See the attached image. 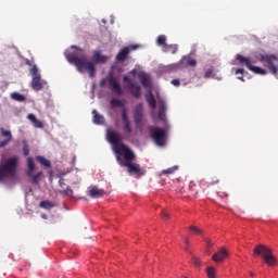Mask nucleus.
I'll return each instance as SVG.
<instances>
[{
    "instance_id": "f257e3e1",
    "label": "nucleus",
    "mask_w": 278,
    "mask_h": 278,
    "mask_svg": "<svg viewBox=\"0 0 278 278\" xmlns=\"http://www.w3.org/2000/svg\"><path fill=\"white\" fill-rule=\"evenodd\" d=\"M106 138L111 144H114V153L117 155V160L121 161V156L124 155L125 160V166L128 167V173H136L137 175H144V170L140 168V165L134 162V159L136 157L134 155V152L131 149H129L127 146H125L123 142V137H121V134L114 131V130H108Z\"/></svg>"
},
{
    "instance_id": "f03ea898",
    "label": "nucleus",
    "mask_w": 278,
    "mask_h": 278,
    "mask_svg": "<svg viewBox=\"0 0 278 278\" xmlns=\"http://www.w3.org/2000/svg\"><path fill=\"white\" fill-rule=\"evenodd\" d=\"M65 58L67 62L76 67L78 73H86L87 71L89 77L91 78L97 75V68L94 67V64H105V62H108L109 60L106 55L101 54V51L93 52V62L88 61V56L86 55L79 56V53H77V51H66Z\"/></svg>"
},
{
    "instance_id": "7ed1b4c3",
    "label": "nucleus",
    "mask_w": 278,
    "mask_h": 278,
    "mask_svg": "<svg viewBox=\"0 0 278 278\" xmlns=\"http://www.w3.org/2000/svg\"><path fill=\"white\" fill-rule=\"evenodd\" d=\"M254 255H260L263 257L267 266H275L277 264V258L273 255V250L264 244H258L253 250Z\"/></svg>"
},
{
    "instance_id": "20e7f679",
    "label": "nucleus",
    "mask_w": 278,
    "mask_h": 278,
    "mask_svg": "<svg viewBox=\"0 0 278 278\" xmlns=\"http://www.w3.org/2000/svg\"><path fill=\"white\" fill-rule=\"evenodd\" d=\"M260 62L265 66V68H268L269 73L271 75H275L277 77L278 75V58L275 54H261L258 56Z\"/></svg>"
},
{
    "instance_id": "39448f33",
    "label": "nucleus",
    "mask_w": 278,
    "mask_h": 278,
    "mask_svg": "<svg viewBox=\"0 0 278 278\" xmlns=\"http://www.w3.org/2000/svg\"><path fill=\"white\" fill-rule=\"evenodd\" d=\"M56 179H59V186L62 188L59 190V193L62 197H68L70 199H73V189H71V186H73V182L71 179L66 178V175H56Z\"/></svg>"
},
{
    "instance_id": "423d86ee",
    "label": "nucleus",
    "mask_w": 278,
    "mask_h": 278,
    "mask_svg": "<svg viewBox=\"0 0 278 278\" xmlns=\"http://www.w3.org/2000/svg\"><path fill=\"white\" fill-rule=\"evenodd\" d=\"M236 60L239 61V64H241V66H247V68H249V71H252V73H255L256 75H267V73H268L266 70H264L260 66H254L251 59H249L247 56L237 54Z\"/></svg>"
},
{
    "instance_id": "0eeeda50",
    "label": "nucleus",
    "mask_w": 278,
    "mask_h": 278,
    "mask_svg": "<svg viewBox=\"0 0 278 278\" xmlns=\"http://www.w3.org/2000/svg\"><path fill=\"white\" fill-rule=\"evenodd\" d=\"M150 136L157 147L166 146V130L160 127H150Z\"/></svg>"
},
{
    "instance_id": "6e6552de",
    "label": "nucleus",
    "mask_w": 278,
    "mask_h": 278,
    "mask_svg": "<svg viewBox=\"0 0 278 278\" xmlns=\"http://www.w3.org/2000/svg\"><path fill=\"white\" fill-rule=\"evenodd\" d=\"M18 166V156H13L0 165V175H14Z\"/></svg>"
},
{
    "instance_id": "1a4fd4ad",
    "label": "nucleus",
    "mask_w": 278,
    "mask_h": 278,
    "mask_svg": "<svg viewBox=\"0 0 278 278\" xmlns=\"http://www.w3.org/2000/svg\"><path fill=\"white\" fill-rule=\"evenodd\" d=\"M30 75L33 77L31 80V88L33 90H36L37 92L42 89V79L40 77V73L38 72V66L34 65L30 68Z\"/></svg>"
},
{
    "instance_id": "9d476101",
    "label": "nucleus",
    "mask_w": 278,
    "mask_h": 278,
    "mask_svg": "<svg viewBox=\"0 0 278 278\" xmlns=\"http://www.w3.org/2000/svg\"><path fill=\"white\" fill-rule=\"evenodd\" d=\"M134 118L137 129H142V118H144V113L142 112V103L135 106Z\"/></svg>"
},
{
    "instance_id": "9b49d317",
    "label": "nucleus",
    "mask_w": 278,
    "mask_h": 278,
    "mask_svg": "<svg viewBox=\"0 0 278 278\" xmlns=\"http://www.w3.org/2000/svg\"><path fill=\"white\" fill-rule=\"evenodd\" d=\"M138 45L136 46H130V47H124L116 55V60L117 62H125V60H127V58H129V53H131V51H136V49H138Z\"/></svg>"
},
{
    "instance_id": "f8f14e48",
    "label": "nucleus",
    "mask_w": 278,
    "mask_h": 278,
    "mask_svg": "<svg viewBox=\"0 0 278 278\" xmlns=\"http://www.w3.org/2000/svg\"><path fill=\"white\" fill-rule=\"evenodd\" d=\"M109 85H110L111 90L113 92H115V94H117L118 97H121L123 94V87H121V83H118L116 77L111 76L109 78Z\"/></svg>"
},
{
    "instance_id": "ddd939ff",
    "label": "nucleus",
    "mask_w": 278,
    "mask_h": 278,
    "mask_svg": "<svg viewBox=\"0 0 278 278\" xmlns=\"http://www.w3.org/2000/svg\"><path fill=\"white\" fill-rule=\"evenodd\" d=\"M88 194L91 199H101L105 195V191L103 189H98L96 186H90L88 188Z\"/></svg>"
},
{
    "instance_id": "4468645a",
    "label": "nucleus",
    "mask_w": 278,
    "mask_h": 278,
    "mask_svg": "<svg viewBox=\"0 0 278 278\" xmlns=\"http://www.w3.org/2000/svg\"><path fill=\"white\" fill-rule=\"evenodd\" d=\"M128 90L130 91L131 96L135 97V99H141L142 88L136 85V83L128 84Z\"/></svg>"
},
{
    "instance_id": "2eb2a0df",
    "label": "nucleus",
    "mask_w": 278,
    "mask_h": 278,
    "mask_svg": "<svg viewBox=\"0 0 278 278\" xmlns=\"http://www.w3.org/2000/svg\"><path fill=\"white\" fill-rule=\"evenodd\" d=\"M146 101L148 105L151 108V110H155L157 108V100H155V96L153 94V91L149 90L146 93Z\"/></svg>"
},
{
    "instance_id": "dca6fc26",
    "label": "nucleus",
    "mask_w": 278,
    "mask_h": 278,
    "mask_svg": "<svg viewBox=\"0 0 278 278\" xmlns=\"http://www.w3.org/2000/svg\"><path fill=\"white\" fill-rule=\"evenodd\" d=\"M227 255H229L227 250L225 248H220L217 253L213 254L212 260L213 262H223Z\"/></svg>"
},
{
    "instance_id": "f3484780",
    "label": "nucleus",
    "mask_w": 278,
    "mask_h": 278,
    "mask_svg": "<svg viewBox=\"0 0 278 278\" xmlns=\"http://www.w3.org/2000/svg\"><path fill=\"white\" fill-rule=\"evenodd\" d=\"M138 78L144 88H151V78L146 73H140Z\"/></svg>"
},
{
    "instance_id": "a211bd4d",
    "label": "nucleus",
    "mask_w": 278,
    "mask_h": 278,
    "mask_svg": "<svg viewBox=\"0 0 278 278\" xmlns=\"http://www.w3.org/2000/svg\"><path fill=\"white\" fill-rule=\"evenodd\" d=\"M8 181H13V184H16L18 181V176H16V175H0V184H8Z\"/></svg>"
},
{
    "instance_id": "6ab92c4d",
    "label": "nucleus",
    "mask_w": 278,
    "mask_h": 278,
    "mask_svg": "<svg viewBox=\"0 0 278 278\" xmlns=\"http://www.w3.org/2000/svg\"><path fill=\"white\" fill-rule=\"evenodd\" d=\"M180 61L182 63V68H186V66H197V60L191 59L190 56H182Z\"/></svg>"
},
{
    "instance_id": "aec40b11",
    "label": "nucleus",
    "mask_w": 278,
    "mask_h": 278,
    "mask_svg": "<svg viewBox=\"0 0 278 278\" xmlns=\"http://www.w3.org/2000/svg\"><path fill=\"white\" fill-rule=\"evenodd\" d=\"M160 109H159V118L164 121L166 118V102L164 100H160Z\"/></svg>"
},
{
    "instance_id": "412c9836",
    "label": "nucleus",
    "mask_w": 278,
    "mask_h": 278,
    "mask_svg": "<svg viewBox=\"0 0 278 278\" xmlns=\"http://www.w3.org/2000/svg\"><path fill=\"white\" fill-rule=\"evenodd\" d=\"M36 162H38V164H40V166L43 168H51V161L45 156H36Z\"/></svg>"
},
{
    "instance_id": "4be33fe9",
    "label": "nucleus",
    "mask_w": 278,
    "mask_h": 278,
    "mask_svg": "<svg viewBox=\"0 0 278 278\" xmlns=\"http://www.w3.org/2000/svg\"><path fill=\"white\" fill-rule=\"evenodd\" d=\"M93 114V123L94 125H103L105 123V117L103 115L99 114L97 110L92 111Z\"/></svg>"
},
{
    "instance_id": "5701e85b",
    "label": "nucleus",
    "mask_w": 278,
    "mask_h": 278,
    "mask_svg": "<svg viewBox=\"0 0 278 278\" xmlns=\"http://www.w3.org/2000/svg\"><path fill=\"white\" fill-rule=\"evenodd\" d=\"M179 47L177 45H168L166 43L163 48L164 53H172L175 54L177 53Z\"/></svg>"
},
{
    "instance_id": "b1692460",
    "label": "nucleus",
    "mask_w": 278,
    "mask_h": 278,
    "mask_svg": "<svg viewBox=\"0 0 278 278\" xmlns=\"http://www.w3.org/2000/svg\"><path fill=\"white\" fill-rule=\"evenodd\" d=\"M39 207L42 210H52V207H55V204L49 200H45L39 203Z\"/></svg>"
},
{
    "instance_id": "393cba45",
    "label": "nucleus",
    "mask_w": 278,
    "mask_h": 278,
    "mask_svg": "<svg viewBox=\"0 0 278 278\" xmlns=\"http://www.w3.org/2000/svg\"><path fill=\"white\" fill-rule=\"evenodd\" d=\"M111 105H112V108H123V110H125V101L124 100L112 99Z\"/></svg>"
},
{
    "instance_id": "a878e982",
    "label": "nucleus",
    "mask_w": 278,
    "mask_h": 278,
    "mask_svg": "<svg viewBox=\"0 0 278 278\" xmlns=\"http://www.w3.org/2000/svg\"><path fill=\"white\" fill-rule=\"evenodd\" d=\"M11 98L13 99V101H18L20 103H23L24 101H26V98L24 94H21L18 92H13L11 94Z\"/></svg>"
},
{
    "instance_id": "bb28decb",
    "label": "nucleus",
    "mask_w": 278,
    "mask_h": 278,
    "mask_svg": "<svg viewBox=\"0 0 278 278\" xmlns=\"http://www.w3.org/2000/svg\"><path fill=\"white\" fill-rule=\"evenodd\" d=\"M167 68H168V71H179L180 68H184V65L180 60L178 63L168 65Z\"/></svg>"
},
{
    "instance_id": "cd10ccee",
    "label": "nucleus",
    "mask_w": 278,
    "mask_h": 278,
    "mask_svg": "<svg viewBox=\"0 0 278 278\" xmlns=\"http://www.w3.org/2000/svg\"><path fill=\"white\" fill-rule=\"evenodd\" d=\"M122 121L124 123V126L125 125H131V122L129 121V117L127 116V109H124L122 111Z\"/></svg>"
},
{
    "instance_id": "c85d7f7f",
    "label": "nucleus",
    "mask_w": 278,
    "mask_h": 278,
    "mask_svg": "<svg viewBox=\"0 0 278 278\" xmlns=\"http://www.w3.org/2000/svg\"><path fill=\"white\" fill-rule=\"evenodd\" d=\"M156 43L159 47H165L166 45V36L165 35H160L156 39Z\"/></svg>"
},
{
    "instance_id": "c756f323",
    "label": "nucleus",
    "mask_w": 278,
    "mask_h": 278,
    "mask_svg": "<svg viewBox=\"0 0 278 278\" xmlns=\"http://www.w3.org/2000/svg\"><path fill=\"white\" fill-rule=\"evenodd\" d=\"M27 166H28V170H30V173H34V170L36 169V164L34 163V157L27 159Z\"/></svg>"
},
{
    "instance_id": "7c9ffc66",
    "label": "nucleus",
    "mask_w": 278,
    "mask_h": 278,
    "mask_svg": "<svg viewBox=\"0 0 278 278\" xmlns=\"http://www.w3.org/2000/svg\"><path fill=\"white\" fill-rule=\"evenodd\" d=\"M206 275L208 278H216V268L213 266L206 268Z\"/></svg>"
},
{
    "instance_id": "2f4dec72",
    "label": "nucleus",
    "mask_w": 278,
    "mask_h": 278,
    "mask_svg": "<svg viewBox=\"0 0 278 278\" xmlns=\"http://www.w3.org/2000/svg\"><path fill=\"white\" fill-rule=\"evenodd\" d=\"M1 136L7 138V140H12V132L10 130H5L3 128H0Z\"/></svg>"
},
{
    "instance_id": "473e14b6",
    "label": "nucleus",
    "mask_w": 278,
    "mask_h": 278,
    "mask_svg": "<svg viewBox=\"0 0 278 278\" xmlns=\"http://www.w3.org/2000/svg\"><path fill=\"white\" fill-rule=\"evenodd\" d=\"M178 169H179V166L169 167L163 170V175H173V173H175V170H178Z\"/></svg>"
},
{
    "instance_id": "72a5a7b5",
    "label": "nucleus",
    "mask_w": 278,
    "mask_h": 278,
    "mask_svg": "<svg viewBox=\"0 0 278 278\" xmlns=\"http://www.w3.org/2000/svg\"><path fill=\"white\" fill-rule=\"evenodd\" d=\"M189 231L195 233L197 236H201L203 233V230L199 229L197 226H190Z\"/></svg>"
},
{
    "instance_id": "f704fd0d",
    "label": "nucleus",
    "mask_w": 278,
    "mask_h": 278,
    "mask_svg": "<svg viewBox=\"0 0 278 278\" xmlns=\"http://www.w3.org/2000/svg\"><path fill=\"white\" fill-rule=\"evenodd\" d=\"M236 75H241V76H238V79H240L241 81H244V68L236 70Z\"/></svg>"
},
{
    "instance_id": "c9c22d12",
    "label": "nucleus",
    "mask_w": 278,
    "mask_h": 278,
    "mask_svg": "<svg viewBox=\"0 0 278 278\" xmlns=\"http://www.w3.org/2000/svg\"><path fill=\"white\" fill-rule=\"evenodd\" d=\"M29 181H30V184H33V185H38V182L40 181V175H35V176H31L30 178H29Z\"/></svg>"
},
{
    "instance_id": "e433bc0d",
    "label": "nucleus",
    "mask_w": 278,
    "mask_h": 278,
    "mask_svg": "<svg viewBox=\"0 0 278 278\" xmlns=\"http://www.w3.org/2000/svg\"><path fill=\"white\" fill-rule=\"evenodd\" d=\"M33 125L37 129H42V127H45V124H42V122H40V119H37L36 122H34Z\"/></svg>"
},
{
    "instance_id": "4c0bfd02",
    "label": "nucleus",
    "mask_w": 278,
    "mask_h": 278,
    "mask_svg": "<svg viewBox=\"0 0 278 278\" xmlns=\"http://www.w3.org/2000/svg\"><path fill=\"white\" fill-rule=\"evenodd\" d=\"M23 153L25 156L29 155V144L27 142H24Z\"/></svg>"
},
{
    "instance_id": "58836bf2",
    "label": "nucleus",
    "mask_w": 278,
    "mask_h": 278,
    "mask_svg": "<svg viewBox=\"0 0 278 278\" xmlns=\"http://www.w3.org/2000/svg\"><path fill=\"white\" fill-rule=\"evenodd\" d=\"M192 264H193V266H197V267L201 266V258L193 257L192 258Z\"/></svg>"
},
{
    "instance_id": "ea45409f",
    "label": "nucleus",
    "mask_w": 278,
    "mask_h": 278,
    "mask_svg": "<svg viewBox=\"0 0 278 278\" xmlns=\"http://www.w3.org/2000/svg\"><path fill=\"white\" fill-rule=\"evenodd\" d=\"M27 118H28V121H30V123H35V122L38 121V118H36V115H34V114H31V113L28 114Z\"/></svg>"
},
{
    "instance_id": "a19ab883",
    "label": "nucleus",
    "mask_w": 278,
    "mask_h": 278,
    "mask_svg": "<svg viewBox=\"0 0 278 278\" xmlns=\"http://www.w3.org/2000/svg\"><path fill=\"white\" fill-rule=\"evenodd\" d=\"M10 139H5L3 141L0 142V149H3V147H8V144H10Z\"/></svg>"
},
{
    "instance_id": "79ce46f5",
    "label": "nucleus",
    "mask_w": 278,
    "mask_h": 278,
    "mask_svg": "<svg viewBox=\"0 0 278 278\" xmlns=\"http://www.w3.org/2000/svg\"><path fill=\"white\" fill-rule=\"evenodd\" d=\"M124 131H125L126 134H131V124L124 125Z\"/></svg>"
},
{
    "instance_id": "37998d69",
    "label": "nucleus",
    "mask_w": 278,
    "mask_h": 278,
    "mask_svg": "<svg viewBox=\"0 0 278 278\" xmlns=\"http://www.w3.org/2000/svg\"><path fill=\"white\" fill-rule=\"evenodd\" d=\"M213 73H214V71L207 70V71L205 72V74H204L205 79H210V77H212V74H213Z\"/></svg>"
},
{
    "instance_id": "c03bdc74",
    "label": "nucleus",
    "mask_w": 278,
    "mask_h": 278,
    "mask_svg": "<svg viewBox=\"0 0 278 278\" xmlns=\"http://www.w3.org/2000/svg\"><path fill=\"white\" fill-rule=\"evenodd\" d=\"M172 85H173V86H176V87H177V86H181V81H180L179 79H173V80H172Z\"/></svg>"
},
{
    "instance_id": "a18cd8bd",
    "label": "nucleus",
    "mask_w": 278,
    "mask_h": 278,
    "mask_svg": "<svg viewBox=\"0 0 278 278\" xmlns=\"http://www.w3.org/2000/svg\"><path fill=\"white\" fill-rule=\"evenodd\" d=\"M123 81H126V83H128V84H134V83L131 81V78H129V76H124V77H123Z\"/></svg>"
},
{
    "instance_id": "49530a36",
    "label": "nucleus",
    "mask_w": 278,
    "mask_h": 278,
    "mask_svg": "<svg viewBox=\"0 0 278 278\" xmlns=\"http://www.w3.org/2000/svg\"><path fill=\"white\" fill-rule=\"evenodd\" d=\"M105 84H108V79L104 78L100 81V87L105 88Z\"/></svg>"
},
{
    "instance_id": "de8ad7c7",
    "label": "nucleus",
    "mask_w": 278,
    "mask_h": 278,
    "mask_svg": "<svg viewBox=\"0 0 278 278\" xmlns=\"http://www.w3.org/2000/svg\"><path fill=\"white\" fill-rule=\"evenodd\" d=\"M162 216H163L164 220H168V218H170V215H168V213H166V212H163Z\"/></svg>"
},
{
    "instance_id": "09e8293b",
    "label": "nucleus",
    "mask_w": 278,
    "mask_h": 278,
    "mask_svg": "<svg viewBox=\"0 0 278 278\" xmlns=\"http://www.w3.org/2000/svg\"><path fill=\"white\" fill-rule=\"evenodd\" d=\"M41 218H42L43 220H47V218H48L47 214H41Z\"/></svg>"
},
{
    "instance_id": "8fccbe9b",
    "label": "nucleus",
    "mask_w": 278,
    "mask_h": 278,
    "mask_svg": "<svg viewBox=\"0 0 278 278\" xmlns=\"http://www.w3.org/2000/svg\"><path fill=\"white\" fill-rule=\"evenodd\" d=\"M206 244H208V247H212V241L210 239H206Z\"/></svg>"
},
{
    "instance_id": "3c124183",
    "label": "nucleus",
    "mask_w": 278,
    "mask_h": 278,
    "mask_svg": "<svg viewBox=\"0 0 278 278\" xmlns=\"http://www.w3.org/2000/svg\"><path fill=\"white\" fill-rule=\"evenodd\" d=\"M26 64L27 66H31V61H29L28 59L26 60Z\"/></svg>"
},
{
    "instance_id": "603ef678",
    "label": "nucleus",
    "mask_w": 278,
    "mask_h": 278,
    "mask_svg": "<svg viewBox=\"0 0 278 278\" xmlns=\"http://www.w3.org/2000/svg\"><path fill=\"white\" fill-rule=\"evenodd\" d=\"M190 240L185 239V244H189Z\"/></svg>"
},
{
    "instance_id": "864d4df0",
    "label": "nucleus",
    "mask_w": 278,
    "mask_h": 278,
    "mask_svg": "<svg viewBox=\"0 0 278 278\" xmlns=\"http://www.w3.org/2000/svg\"><path fill=\"white\" fill-rule=\"evenodd\" d=\"M250 277H255V274L254 273H250Z\"/></svg>"
},
{
    "instance_id": "5fc2aeb1",
    "label": "nucleus",
    "mask_w": 278,
    "mask_h": 278,
    "mask_svg": "<svg viewBox=\"0 0 278 278\" xmlns=\"http://www.w3.org/2000/svg\"><path fill=\"white\" fill-rule=\"evenodd\" d=\"M131 74H132V75H136V70H132V71H131Z\"/></svg>"
},
{
    "instance_id": "6e6d98bb",
    "label": "nucleus",
    "mask_w": 278,
    "mask_h": 278,
    "mask_svg": "<svg viewBox=\"0 0 278 278\" xmlns=\"http://www.w3.org/2000/svg\"><path fill=\"white\" fill-rule=\"evenodd\" d=\"M72 49H79V48H77V46H72Z\"/></svg>"
},
{
    "instance_id": "4d7b16f0",
    "label": "nucleus",
    "mask_w": 278,
    "mask_h": 278,
    "mask_svg": "<svg viewBox=\"0 0 278 278\" xmlns=\"http://www.w3.org/2000/svg\"><path fill=\"white\" fill-rule=\"evenodd\" d=\"M49 175H53V172H50Z\"/></svg>"
},
{
    "instance_id": "13d9d810",
    "label": "nucleus",
    "mask_w": 278,
    "mask_h": 278,
    "mask_svg": "<svg viewBox=\"0 0 278 278\" xmlns=\"http://www.w3.org/2000/svg\"><path fill=\"white\" fill-rule=\"evenodd\" d=\"M137 179H140V176H136Z\"/></svg>"
},
{
    "instance_id": "bf43d9fd",
    "label": "nucleus",
    "mask_w": 278,
    "mask_h": 278,
    "mask_svg": "<svg viewBox=\"0 0 278 278\" xmlns=\"http://www.w3.org/2000/svg\"><path fill=\"white\" fill-rule=\"evenodd\" d=\"M38 175H42V173H38Z\"/></svg>"
}]
</instances>
